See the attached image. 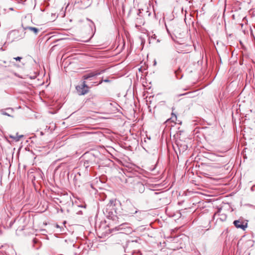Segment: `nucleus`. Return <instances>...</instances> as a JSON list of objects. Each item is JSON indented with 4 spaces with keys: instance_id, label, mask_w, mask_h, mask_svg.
<instances>
[{
    "instance_id": "obj_5",
    "label": "nucleus",
    "mask_w": 255,
    "mask_h": 255,
    "mask_svg": "<svg viewBox=\"0 0 255 255\" xmlns=\"http://www.w3.org/2000/svg\"><path fill=\"white\" fill-rule=\"evenodd\" d=\"M76 3L79 4L81 8H85L90 5L91 1L90 0H74Z\"/></svg>"
},
{
    "instance_id": "obj_30",
    "label": "nucleus",
    "mask_w": 255,
    "mask_h": 255,
    "mask_svg": "<svg viewBox=\"0 0 255 255\" xmlns=\"http://www.w3.org/2000/svg\"><path fill=\"white\" fill-rule=\"evenodd\" d=\"M240 25L242 26V27H243V25L242 24H240Z\"/></svg>"
},
{
    "instance_id": "obj_21",
    "label": "nucleus",
    "mask_w": 255,
    "mask_h": 255,
    "mask_svg": "<svg viewBox=\"0 0 255 255\" xmlns=\"http://www.w3.org/2000/svg\"><path fill=\"white\" fill-rule=\"evenodd\" d=\"M191 94V93H184V94H181V95H180V96L189 95V94Z\"/></svg>"
},
{
    "instance_id": "obj_27",
    "label": "nucleus",
    "mask_w": 255,
    "mask_h": 255,
    "mask_svg": "<svg viewBox=\"0 0 255 255\" xmlns=\"http://www.w3.org/2000/svg\"><path fill=\"white\" fill-rule=\"evenodd\" d=\"M239 244V241H238V242H237V246H238Z\"/></svg>"
},
{
    "instance_id": "obj_12",
    "label": "nucleus",
    "mask_w": 255,
    "mask_h": 255,
    "mask_svg": "<svg viewBox=\"0 0 255 255\" xmlns=\"http://www.w3.org/2000/svg\"><path fill=\"white\" fill-rule=\"evenodd\" d=\"M233 223L237 228H239V220L234 221Z\"/></svg>"
},
{
    "instance_id": "obj_17",
    "label": "nucleus",
    "mask_w": 255,
    "mask_h": 255,
    "mask_svg": "<svg viewBox=\"0 0 255 255\" xmlns=\"http://www.w3.org/2000/svg\"><path fill=\"white\" fill-rule=\"evenodd\" d=\"M1 114L2 115H6L7 116H10V115L8 114H7V113L5 112L3 110H2L1 111Z\"/></svg>"
},
{
    "instance_id": "obj_4",
    "label": "nucleus",
    "mask_w": 255,
    "mask_h": 255,
    "mask_svg": "<svg viewBox=\"0 0 255 255\" xmlns=\"http://www.w3.org/2000/svg\"><path fill=\"white\" fill-rule=\"evenodd\" d=\"M214 219L217 218V219H219L221 221H224L226 220L227 215L223 211L222 208H219L217 212H216L214 215Z\"/></svg>"
},
{
    "instance_id": "obj_19",
    "label": "nucleus",
    "mask_w": 255,
    "mask_h": 255,
    "mask_svg": "<svg viewBox=\"0 0 255 255\" xmlns=\"http://www.w3.org/2000/svg\"><path fill=\"white\" fill-rule=\"evenodd\" d=\"M236 115H238V109H237L236 110V113L234 114V113H233V119L234 120V116H236Z\"/></svg>"
},
{
    "instance_id": "obj_26",
    "label": "nucleus",
    "mask_w": 255,
    "mask_h": 255,
    "mask_svg": "<svg viewBox=\"0 0 255 255\" xmlns=\"http://www.w3.org/2000/svg\"><path fill=\"white\" fill-rule=\"evenodd\" d=\"M233 18H235V15L234 14L233 15Z\"/></svg>"
},
{
    "instance_id": "obj_6",
    "label": "nucleus",
    "mask_w": 255,
    "mask_h": 255,
    "mask_svg": "<svg viewBox=\"0 0 255 255\" xmlns=\"http://www.w3.org/2000/svg\"><path fill=\"white\" fill-rule=\"evenodd\" d=\"M105 71V70H101L100 71H96L93 72H91L85 74L83 76V78L84 80L90 79L91 78L98 76L102 73H103Z\"/></svg>"
},
{
    "instance_id": "obj_11",
    "label": "nucleus",
    "mask_w": 255,
    "mask_h": 255,
    "mask_svg": "<svg viewBox=\"0 0 255 255\" xmlns=\"http://www.w3.org/2000/svg\"><path fill=\"white\" fill-rule=\"evenodd\" d=\"M171 115H172L171 118L168 119L166 121V122H168L169 121H171L172 122L175 123V121L177 120L176 115L175 114H174L173 113H172Z\"/></svg>"
},
{
    "instance_id": "obj_15",
    "label": "nucleus",
    "mask_w": 255,
    "mask_h": 255,
    "mask_svg": "<svg viewBox=\"0 0 255 255\" xmlns=\"http://www.w3.org/2000/svg\"><path fill=\"white\" fill-rule=\"evenodd\" d=\"M84 166L86 167V168H87L89 166V162L88 160H86L84 162Z\"/></svg>"
},
{
    "instance_id": "obj_24",
    "label": "nucleus",
    "mask_w": 255,
    "mask_h": 255,
    "mask_svg": "<svg viewBox=\"0 0 255 255\" xmlns=\"http://www.w3.org/2000/svg\"><path fill=\"white\" fill-rule=\"evenodd\" d=\"M237 149H238V150H239V143L238 144V145H237Z\"/></svg>"
},
{
    "instance_id": "obj_8",
    "label": "nucleus",
    "mask_w": 255,
    "mask_h": 255,
    "mask_svg": "<svg viewBox=\"0 0 255 255\" xmlns=\"http://www.w3.org/2000/svg\"><path fill=\"white\" fill-rule=\"evenodd\" d=\"M23 136V135H19L18 134V133H16L15 135H9V138L13 139L15 141H18L19 140L20 138L22 137Z\"/></svg>"
},
{
    "instance_id": "obj_7",
    "label": "nucleus",
    "mask_w": 255,
    "mask_h": 255,
    "mask_svg": "<svg viewBox=\"0 0 255 255\" xmlns=\"http://www.w3.org/2000/svg\"><path fill=\"white\" fill-rule=\"evenodd\" d=\"M24 30L28 29L32 32H33L35 35H37L38 32L40 31L39 29L34 27H31V26H27L26 27L24 28Z\"/></svg>"
},
{
    "instance_id": "obj_22",
    "label": "nucleus",
    "mask_w": 255,
    "mask_h": 255,
    "mask_svg": "<svg viewBox=\"0 0 255 255\" xmlns=\"http://www.w3.org/2000/svg\"><path fill=\"white\" fill-rule=\"evenodd\" d=\"M242 54H243V56H247V54L246 53H244L243 52H242Z\"/></svg>"
},
{
    "instance_id": "obj_16",
    "label": "nucleus",
    "mask_w": 255,
    "mask_h": 255,
    "mask_svg": "<svg viewBox=\"0 0 255 255\" xmlns=\"http://www.w3.org/2000/svg\"><path fill=\"white\" fill-rule=\"evenodd\" d=\"M32 241L33 243V246H34V245L36 244L38 242V240L36 238L33 239Z\"/></svg>"
},
{
    "instance_id": "obj_20",
    "label": "nucleus",
    "mask_w": 255,
    "mask_h": 255,
    "mask_svg": "<svg viewBox=\"0 0 255 255\" xmlns=\"http://www.w3.org/2000/svg\"><path fill=\"white\" fill-rule=\"evenodd\" d=\"M240 49H244V46L242 45V42L241 41L240 42Z\"/></svg>"
},
{
    "instance_id": "obj_28",
    "label": "nucleus",
    "mask_w": 255,
    "mask_h": 255,
    "mask_svg": "<svg viewBox=\"0 0 255 255\" xmlns=\"http://www.w3.org/2000/svg\"><path fill=\"white\" fill-rule=\"evenodd\" d=\"M102 83V81H101L99 83V84H101Z\"/></svg>"
},
{
    "instance_id": "obj_18",
    "label": "nucleus",
    "mask_w": 255,
    "mask_h": 255,
    "mask_svg": "<svg viewBox=\"0 0 255 255\" xmlns=\"http://www.w3.org/2000/svg\"><path fill=\"white\" fill-rule=\"evenodd\" d=\"M14 59L15 60H20L22 59V58L21 57H16L14 58Z\"/></svg>"
},
{
    "instance_id": "obj_23",
    "label": "nucleus",
    "mask_w": 255,
    "mask_h": 255,
    "mask_svg": "<svg viewBox=\"0 0 255 255\" xmlns=\"http://www.w3.org/2000/svg\"><path fill=\"white\" fill-rule=\"evenodd\" d=\"M104 81L105 82H108L109 81V80H104Z\"/></svg>"
},
{
    "instance_id": "obj_2",
    "label": "nucleus",
    "mask_w": 255,
    "mask_h": 255,
    "mask_svg": "<svg viewBox=\"0 0 255 255\" xmlns=\"http://www.w3.org/2000/svg\"><path fill=\"white\" fill-rule=\"evenodd\" d=\"M138 210L132 205H128L123 213L124 216L131 217L133 215L137 213Z\"/></svg>"
},
{
    "instance_id": "obj_1",
    "label": "nucleus",
    "mask_w": 255,
    "mask_h": 255,
    "mask_svg": "<svg viewBox=\"0 0 255 255\" xmlns=\"http://www.w3.org/2000/svg\"><path fill=\"white\" fill-rule=\"evenodd\" d=\"M115 231H119L122 233L129 234L132 232V229L128 226V223H123L120 225L116 227L114 229Z\"/></svg>"
},
{
    "instance_id": "obj_14",
    "label": "nucleus",
    "mask_w": 255,
    "mask_h": 255,
    "mask_svg": "<svg viewBox=\"0 0 255 255\" xmlns=\"http://www.w3.org/2000/svg\"><path fill=\"white\" fill-rule=\"evenodd\" d=\"M24 35H22V36H19L18 37H17L15 39H13L11 40V42L13 41H14V40H18L19 39H22L23 37H24Z\"/></svg>"
},
{
    "instance_id": "obj_10",
    "label": "nucleus",
    "mask_w": 255,
    "mask_h": 255,
    "mask_svg": "<svg viewBox=\"0 0 255 255\" xmlns=\"http://www.w3.org/2000/svg\"><path fill=\"white\" fill-rule=\"evenodd\" d=\"M136 187L138 188L139 193H142L144 191L145 187L143 184L141 183H138L136 185Z\"/></svg>"
},
{
    "instance_id": "obj_13",
    "label": "nucleus",
    "mask_w": 255,
    "mask_h": 255,
    "mask_svg": "<svg viewBox=\"0 0 255 255\" xmlns=\"http://www.w3.org/2000/svg\"><path fill=\"white\" fill-rule=\"evenodd\" d=\"M17 33H18V32L16 31H11V32L8 33V36L9 38V37L12 34V35H16Z\"/></svg>"
},
{
    "instance_id": "obj_29",
    "label": "nucleus",
    "mask_w": 255,
    "mask_h": 255,
    "mask_svg": "<svg viewBox=\"0 0 255 255\" xmlns=\"http://www.w3.org/2000/svg\"><path fill=\"white\" fill-rule=\"evenodd\" d=\"M240 65H242V63H241V61H240Z\"/></svg>"
},
{
    "instance_id": "obj_3",
    "label": "nucleus",
    "mask_w": 255,
    "mask_h": 255,
    "mask_svg": "<svg viewBox=\"0 0 255 255\" xmlns=\"http://www.w3.org/2000/svg\"><path fill=\"white\" fill-rule=\"evenodd\" d=\"M76 89L79 95H84L88 92V87L85 81L83 82L82 85L77 86Z\"/></svg>"
},
{
    "instance_id": "obj_9",
    "label": "nucleus",
    "mask_w": 255,
    "mask_h": 255,
    "mask_svg": "<svg viewBox=\"0 0 255 255\" xmlns=\"http://www.w3.org/2000/svg\"><path fill=\"white\" fill-rule=\"evenodd\" d=\"M248 220H245L244 221L242 220L241 221V219L240 218V229L245 230L246 228H247L248 226Z\"/></svg>"
},
{
    "instance_id": "obj_25",
    "label": "nucleus",
    "mask_w": 255,
    "mask_h": 255,
    "mask_svg": "<svg viewBox=\"0 0 255 255\" xmlns=\"http://www.w3.org/2000/svg\"><path fill=\"white\" fill-rule=\"evenodd\" d=\"M14 75H15L16 76L19 77V76H18L16 73H14Z\"/></svg>"
}]
</instances>
